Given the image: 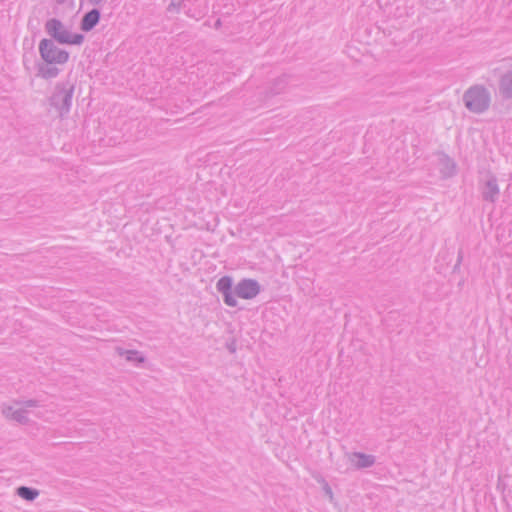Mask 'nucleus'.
<instances>
[{
    "mask_svg": "<svg viewBox=\"0 0 512 512\" xmlns=\"http://www.w3.org/2000/svg\"><path fill=\"white\" fill-rule=\"evenodd\" d=\"M217 291L222 295L224 303L229 307H236V297L250 300L255 298L261 291V285L255 279L243 278L233 288V279L225 275L216 283Z\"/></svg>",
    "mask_w": 512,
    "mask_h": 512,
    "instance_id": "f257e3e1",
    "label": "nucleus"
},
{
    "mask_svg": "<svg viewBox=\"0 0 512 512\" xmlns=\"http://www.w3.org/2000/svg\"><path fill=\"white\" fill-rule=\"evenodd\" d=\"M75 85L70 81L56 83L52 95L48 98L49 105L58 112L61 119L65 118L71 109Z\"/></svg>",
    "mask_w": 512,
    "mask_h": 512,
    "instance_id": "f03ea898",
    "label": "nucleus"
},
{
    "mask_svg": "<svg viewBox=\"0 0 512 512\" xmlns=\"http://www.w3.org/2000/svg\"><path fill=\"white\" fill-rule=\"evenodd\" d=\"M463 102L468 111L482 114L490 107L491 95L484 85L475 84L464 92Z\"/></svg>",
    "mask_w": 512,
    "mask_h": 512,
    "instance_id": "7ed1b4c3",
    "label": "nucleus"
},
{
    "mask_svg": "<svg viewBox=\"0 0 512 512\" xmlns=\"http://www.w3.org/2000/svg\"><path fill=\"white\" fill-rule=\"evenodd\" d=\"M44 28L50 39L58 44L81 45L85 39L83 34L68 31L62 21L57 18L48 19Z\"/></svg>",
    "mask_w": 512,
    "mask_h": 512,
    "instance_id": "20e7f679",
    "label": "nucleus"
},
{
    "mask_svg": "<svg viewBox=\"0 0 512 512\" xmlns=\"http://www.w3.org/2000/svg\"><path fill=\"white\" fill-rule=\"evenodd\" d=\"M38 49L42 61L49 64L63 65L69 60V52L59 48L51 39H42Z\"/></svg>",
    "mask_w": 512,
    "mask_h": 512,
    "instance_id": "39448f33",
    "label": "nucleus"
},
{
    "mask_svg": "<svg viewBox=\"0 0 512 512\" xmlns=\"http://www.w3.org/2000/svg\"><path fill=\"white\" fill-rule=\"evenodd\" d=\"M500 190L496 176L490 175L481 187V195L484 201L494 203L498 199Z\"/></svg>",
    "mask_w": 512,
    "mask_h": 512,
    "instance_id": "423d86ee",
    "label": "nucleus"
},
{
    "mask_svg": "<svg viewBox=\"0 0 512 512\" xmlns=\"http://www.w3.org/2000/svg\"><path fill=\"white\" fill-rule=\"evenodd\" d=\"M100 19L101 11L94 7L82 16L80 21V29L83 32H90L99 24Z\"/></svg>",
    "mask_w": 512,
    "mask_h": 512,
    "instance_id": "0eeeda50",
    "label": "nucleus"
},
{
    "mask_svg": "<svg viewBox=\"0 0 512 512\" xmlns=\"http://www.w3.org/2000/svg\"><path fill=\"white\" fill-rule=\"evenodd\" d=\"M116 353L124 357L128 362L133 363L135 366H140L146 362L144 354L138 350H128L122 347H116Z\"/></svg>",
    "mask_w": 512,
    "mask_h": 512,
    "instance_id": "6e6552de",
    "label": "nucleus"
},
{
    "mask_svg": "<svg viewBox=\"0 0 512 512\" xmlns=\"http://www.w3.org/2000/svg\"><path fill=\"white\" fill-rule=\"evenodd\" d=\"M351 461L357 469L369 468L375 464V456L362 452H354L351 455Z\"/></svg>",
    "mask_w": 512,
    "mask_h": 512,
    "instance_id": "1a4fd4ad",
    "label": "nucleus"
},
{
    "mask_svg": "<svg viewBox=\"0 0 512 512\" xmlns=\"http://www.w3.org/2000/svg\"><path fill=\"white\" fill-rule=\"evenodd\" d=\"M55 65L45 61L37 63V75L46 80L56 78L60 73V69Z\"/></svg>",
    "mask_w": 512,
    "mask_h": 512,
    "instance_id": "9d476101",
    "label": "nucleus"
},
{
    "mask_svg": "<svg viewBox=\"0 0 512 512\" xmlns=\"http://www.w3.org/2000/svg\"><path fill=\"white\" fill-rule=\"evenodd\" d=\"M499 89L503 98L512 99V72H508L501 77Z\"/></svg>",
    "mask_w": 512,
    "mask_h": 512,
    "instance_id": "9b49d317",
    "label": "nucleus"
},
{
    "mask_svg": "<svg viewBox=\"0 0 512 512\" xmlns=\"http://www.w3.org/2000/svg\"><path fill=\"white\" fill-rule=\"evenodd\" d=\"M4 414L7 418H10L20 424H27L29 422L27 411L25 409L13 410L9 407L7 410H4Z\"/></svg>",
    "mask_w": 512,
    "mask_h": 512,
    "instance_id": "f8f14e48",
    "label": "nucleus"
},
{
    "mask_svg": "<svg viewBox=\"0 0 512 512\" xmlns=\"http://www.w3.org/2000/svg\"><path fill=\"white\" fill-rule=\"evenodd\" d=\"M16 494L26 501H34L39 496V490L28 486H19L16 489Z\"/></svg>",
    "mask_w": 512,
    "mask_h": 512,
    "instance_id": "ddd939ff",
    "label": "nucleus"
},
{
    "mask_svg": "<svg viewBox=\"0 0 512 512\" xmlns=\"http://www.w3.org/2000/svg\"><path fill=\"white\" fill-rule=\"evenodd\" d=\"M287 80H288V77L286 75H283V76L275 79L269 88V94L274 96V95H278V94L282 93L287 86V83H288Z\"/></svg>",
    "mask_w": 512,
    "mask_h": 512,
    "instance_id": "4468645a",
    "label": "nucleus"
},
{
    "mask_svg": "<svg viewBox=\"0 0 512 512\" xmlns=\"http://www.w3.org/2000/svg\"><path fill=\"white\" fill-rule=\"evenodd\" d=\"M445 168L448 169V172L446 173L447 176H453L456 173V164L455 162L449 158L448 156H445L443 159Z\"/></svg>",
    "mask_w": 512,
    "mask_h": 512,
    "instance_id": "2eb2a0df",
    "label": "nucleus"
},
{
    "mask_svg": "<svg viewBox=\"0 0 512 512\" xmlns=\"http://www.w3.org/2000/svg\"><path fill=\"white\" fill-rule=\"evenodd\" d=\"M185 7H186V4H185L184 0H179L178 2L172 1L167 7V11L168 12H174V11L179 12L180 10L185 9Z\"/></svg>",
    "mask_w": 512,
    "mask_h": 512,
    "instance_id": "dca6fc26",
    "label": "nucleus"
},
{
    "mask_svg": "<svg viewBox=\"0 0 512 512\" xmlns=\"http://www.w3.org/2000/svg\"><path fill=\"white\" fill-rule=\"evenodd\" d=\"M322 482H323V491H324L325 495L329 497L330 501H332L334 498L332 488L324 479L322 480Z\"/></svg>",
    "mask_w": 512,
    "mask_h": 512,
    "instance_id": "f3484780",
    "label": "nucleus"
},
{
    "mask_svg": "<svg viewBox=\"0 0 512 512\" xmlns=\"http://www.w3.org/2000/svg\"><path fill=\"white\" fill-rule=\"evenodd\" d=\"M19 404L23 405L24 407H38L40 406L39 401L35 399H29L25 401L19 402Z\"/></svg>",
    "mask_w": 512,
    "mask_h": 512,
    "instance_id": "a211bd4d",
    "label": "nucleus"
},
{
    "mask_svg": "<svg viewBox=\"0 0 512 512\" xmlns=\"http://www.w3.org/2000/svg\"><path fill=\"white\" fill-rule=\"evenodd\" d=\"M226 347L230 353H234L236 351V341L232 340L231 342L226 344Z\"/></svg>",
    "mask_w": 512,
    "mask_h": 512,
    "instance_id": "6ab92c4d",
    "label": "nucleus"
},
{
    "mask_svg": "<svg viewBox=\"0 0 512 512\" xmlns=\"http://www.w3.org/2000/svg\"><path fill=\"white\" fill-rule=\"evenodd\" d=\"M462 259H463L462 251H459L457 263L454 266V270H456L460 266Z\"/></svg>",
    "mask_w": 512,
    "mask_h": 512,
    "instance_id": "aec40b11",
    "label": "nucleus"
},
{
    "mask_svg": "<svg viewBox=\"0 0 512 512\" xmlns=\"http://www.w3.org/2000/svg\"><path fill=\"white\" fill-rule=\"evenodd\" d=\"M89 2L93 6H99L102 4L103 0H89Z\"/></svg>",
    "mask_w": 512,
    "mask_h": 512,
    "instance_id": "412c9836",
    "label": "nucleus"
},
{
    "mask_svg": "<svg viewBox=\"0 0 512 512\" xmlns=\"http://www.w3.org/2000/svg\"><path fill=\"white\" fill-rule=\"evenodd\" d=\"M58 4H63L66 2V0H55Z\"/></svg>",
    "mask_w": 512,
    "mask_h": 512,
    "instance_id": "4be33fe9",
    "label": "nucleus"
},
{
    "mask_svg": "<svg viewBox=\"0 0 512 512\" xmlns=\"http://www.w3.org/2000/svg\"><path fill=\"white\" fill-rule=\"evenodd\" d=\"M220 25V20H217L216 26Z\"/></svg>",
    "mask_w": 512,
    "mask_h": 512,
    "instance_id": "5701e85b",
    "label": "nucleus"
}]
</instances>
